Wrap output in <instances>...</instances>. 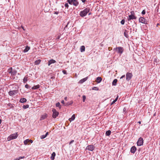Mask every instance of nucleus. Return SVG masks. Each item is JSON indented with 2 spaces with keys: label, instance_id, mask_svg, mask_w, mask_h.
I'll list each match as a JSON object with an SVG mask.
<instances>
[{
  "label": "nucleus",
  "instance_id": "8",
  "mask_svg": "<svg viewBox=\"0 0 160 160\" xmlns=\"http://www.w3.org/2000/svg\"><path fill=\"white\" fill-rule=\"evenodd\" d=\"M139 21L140 22L145 24L148 23V21L147 20L143 17H140L139 19Z\"/></svg>",
  "mask_w": 160,
  "mask_h": 160
},
{
  "label": "nucleus",
  "instance_id": "6",
  "mask_svg": "<svg viewBox=\"0 0 160 160\" xmlns=\"http://www.w3.org/2000/svg\"><path fill=\"white\" fill-rule=\"evenodd\" d=\"M143 139L141 137H140L137 142V145L138 146H141L143 145Z\"/></svg>",
  "mask_w": 160,
  "mask_h": 160
},
{
  "label": "nucleus",
  "instance_id": "26",
  "mask_svg": "<svg viewBox=\"0 0 160 160\" xmlns=\"http://www.w3.org/2000/svg\"><path fill=\"white\" fill-rule=\"evenodd\" d=\"M111 134V131L110 130H109L107 131L106 132V135L107 136H109Z\"/></svg>",
  "mask_w": 160,
  "mask_h": 160
},
{
  "label": "nucleus",
  "instance_id": "47",
  "mask_svg": "<svg viewBox=\"0 0 160 160\" xmlns=\"http://www.w3.org/2000/svg\"><path fill=\"white\" fill-rule=\"evenodd\" d=\"M60 38V36H58L56 38L57 40L59 39Z\"/></svg>",
  "mask_w": 160,
  "mask_h": 160
},
{
  "label": "nucleus",
  "instance_id": "23",
  "mask_svg": "<svg viewBox=\"0 0 160 160\" xmlns=\"http://www.w3.org/2000/svg\"><path fill=\"white\" fill-rule=\"evenodd\" d=\"M87 79H88V77L85 78H83V79H81L80 81V82L81 83H82L83 82H85V81H86L87 80Z\"/></svg>",
  "mask_w": 160,
  "mask_h": 160
},
{
  "label": "nucleus",
  "instance_id": "21",
  "mask_svg": "<svg viewBox=\"0 0 160 160\" xmlns=\"http://www.w3.org/2000/svg\"><path fill=\"white\" fill-rule=\"evenodd\" d=\"M128 32L127 31V30H125L124 32V36L127 38H128Z\"/></svg>",
  "mask_w": 160,
  "mask_h": 160
},
{
  "label": "nucleus",
  "instance_id": "51",
  "mask_svg": "<svg viewBox=\"0 0 160 160\" xmlns=\"http://www.w3.org/2000/svg\"><path fill=\"white\" fill-rule=\"evenodd\" d=\"M48 132H46V134L45 135H44L45 136V137H47V136L48 135Z\"/></svg>",
  "mask_w": 160,
  "mask_h": 160
},
{
  "label": "nucleus",
  "instance_id": "11",
  "mask_svg": "<svg viewBox=\"0 0 160 160\" xmlns=\"http://www.w3.org/2000/svg\"><path fill=\"white\" fill-rule=\"evenodd\" d=\"M137 18L136 17L135 15H129L128 18V21H130L131 20L135 19Z\"/></svg>",
  "mask_w": 160,
  "mask_h": 160
},
{
  "label": "nucleus",
  "instance_id": "35",
  "mask_svg": "<svg viewBox=\"0 0 160 160\" xmlns=\"http://www.w3.org/2000/svg\"><path fill=\"white\" fill-rule=\"evenodd\" d=\"M125 20L123 19L122 20H121V24H122V25H123L124 24V23H125Z\"/></svg>",
  "mask_w": 160,
  "mask_h": 160
},
{
  "label": "nucleus",
  "instance_id": "15",
  "mask_svg": "<svg viewBox=\"0 0 160 160\" xmlns=\"http://www.w3.org/2000/svg\"><path fill=\"white\" fill-rule=\"evenodd\" d=\"M102 80V78L100 77H98L96 78V82L98 83H99L101 82Z\"/></svg>",
  "mask_w": 160,
  "mask_h": 160
},
{
  "label": "nucleus",
  "instance_id": "36",
  "mask_svg": "<svg viewBox=\"0 0 160 160\" xmlns=\"http://www.w3.org/2000/svg\"><path fill=\"white\" fill-rule=\"evenodd\" d=\"M86 99V96L85 95H83L82 96V101L83 102H84Z\"/></svg>",
  "mask_w": 160,
  "mask_h": 160
},
{
  "label": "nucleus",
  "instance_id": "61",
  "mask_svg": "<svg viewBox=\"0 0 160 160\" xmlns=\"http://www.w3.org/2000/svg\"><path fill=\"white\" fill-rule=\"evenodd\" d=\"M118 96L117 97H116V98H117V99H118Z\"/></svg>",
  "mask_w": 160,
  "mask_h": 160
},
{
  "label": "nucleus",
  "instance_id": "17",
  "mask_svg": "<svg viewBox=\"0 0 160 160\" xmlns=\"http://www.w3.org/2000/svg\"><path fill=\"white\" fill-rule=\"evenodd\" d=\"M30 49V47L27 46L25 48L23 52H27Z\"/></svg>",
  "mask_w": 160,
  "mask_h": 160
},
{
  "label": "nucleus",
  "instance_id": "5",
  "mask_svg": "<svg viewBox=\"0 0 160 160\" xmlns=\"http://www.w3.org/2000/svg\"><path fill=\"white\" fill-rule=\"evenodd\" d=\"M52 112H53L52 117L54 118H56L58 115L59 112H57L55 108L52 109Z\"/></svg>",
  "mask_w": 160,
  "mask_h": 160
},
{
  "label": "nucleus",
  "instance_id": "7",
  "mask_svg": "<svg viewBox=\"0 0 160 160\" xmlns=\"http://www.w3.org/2000/svg\"><path fill=\"white\" fill-rule=\"evenodd\" d=\"M18 91L17 90H14L10 91L8 92V94L10 96H13L18 93Z\"/></svg>",
  "mask_w": 160,
  "mask_h": 160
},
{
  "label": "nucleus",
  "instance_id": "29",
  "mask_svg": "<svg viewBox=\"0 0 160 160\" xmlns=\"http://www.w3.org/2000/svg\"><path fill=\"white\" fill-rule=\"evenodd\" d=\"M12 71H13L12 69V68H9L8 69V73H11V75H12Z\"/></svg>",
  "mask_w": 160,
  "mask_h": 160
},
{
  "label": "nucleus",
  "instance_id": "55",
  "mask_svg": "<svg viewBox=\"0 0 160 160\" xmlns=\"http://www.w3.org/2000/svg\"><path fill=\"white\" fill-rule=\"evenodd\" d=\"M64 100H65V101H67V97H65L64 98Z\"/></svg>",
  "mask_w": 160,
  "mask_h": 160
},
{
  "label": "nucleus",
  "instance_id": "9",
  "mask_svg": "<svg viewBox=\"0 0 160 160\" xmlns=\"http://www.w3.org/2000/svg\"><path fill=\"white\" fill-rule=\"evenodd\" d=\"M132 73L130 72H127L126 74V79L128 81H129L132 78Z\"/></svg>",
  "mask_w": 160,
  "mask_h": 160
},
{
  "label": "nucleus",
  "instance_id": "16",
  "mask_svg": "<svg viewBox=\"0 0 160 160\" xmlns=\"http://www.w3.org/2000/svg\"><path fill=\"white\" fill-rule=\"evenodd\" d=\"M27 102V99L24 98H22L20 100V102L21 103L25 102Z\"/></svg>",
  "mask_w": 160,
  "mask_h": 160
},
{
  "label": "nucleus",
  "instance_id": "2",
  "mask_svg": "<svg viewBox=\"0 0 160 160\" xmlns=\"http://www.w3.org/2000/svg\"><path fill=\"white\" fill-rule=\"evenodd\" d=\"M67 2L69 4L76 7L78 6L79 4L78 0H67Z\"/></svg>",
  "mask_w": 160,
  "mask_h": 160
},
{
  "label": "nucleus",
  "instance_id": "41",
  "mask_svg": "<svg viewBox=\"0 0 160 160\" xmlns=\"http://www.w3.org/2000/svg\"><path fill=\"white\" fill-rule=\"evenodd\" d=\"M131 15H135L134 12L133 11H132L131 12Z\"/></svg>",
  "mask_w": 160,
  "mask_h": 160
},
{
  "label": "nucleus",
  "instance_id": "25",
  "mask_svg": "<svg viewBox=\"0 0 160 160\" xmlns=\"http://www.w3.org/2000/svg\"><path fill=\"white\" fill-rule=\"evenodd\" d=\"M118 81L117 79H115L113 80L112 82V85L113 86H115L116 84V83Z\"/></svg>",
  "mask_w": 160,
  "mask_h": 160
},
{
  "label": "nucleus",
  "instance_id": "46",
  "mask_svg": "<svg viewBox=\"0 0 160 160\" xmlns=\"http://www.w3.org/2000/svg\"><path fill=\"white\" fill-rule=\"evenodd\" d=\"M74 140H72L70 142H69V144H71L73 142H74Z\"/></svg>",
  "mask_w": 160,
  "mask_h": 160
},
{
  "label": "nucleus",
  "instance_id": "43",
  "mask_svg": "<svg viewBox=\"0 0 160 160\" xmlns=\"http://www.w3.org/2000/svg\"><path fill=\"white\" fill-rule=\"evenodd\" d=\"M65 6L66 8H68L69 6L68 5V3H66L65 4Z\"/></svg>",
  "mask_w": 160,
  "mask_h": 160
},
{
  "label": "nucleus",
  "instance_id": "54",
  "mask_svg": "<svg viewBox=\"0 0 160 160\" xmlns=\"http://www.w3.org/2000/svg\"><path fill=\"white\" fill-rule=\"evenodd\" d=\"M13 160H19L18 158H17Z\"/></svg>",
  "mask_w": 160,
  "mask_h": 160
},
{
  "label": "nucleus",
  "instance_id": "32",
  "mask_svg": "<svg viewBox=\"0 0 160 160\" xmlns=\"http://www.w3.org/2000/svg\"><path fill=\"white\" fill-rule=\"evenodd\" d=\"M29 107V105L28 104H27L25 105H23L22 106V108L23 109H26L27 108H28Z\"/></svg>",
  "mask_w": 160,
  "mask_h": 160
},
{
  "label": "nucleus",
  "instance_id": "57",
  "mask_svg": "<svg viewBox=\"0 0 160 160\" xmlns=\"http://www.w3.org/2000/svg\"><path fill=\"white\" fill-rule=\"evenodd\" d=\"M108 49L109 50V51H110V50H111L112 49V48L110 47H109L108 48Z\"/></svg>",
  "mask_w": 160,
  "mask_h": 160
},
{
  "label": "nucleus",
  "instance_id": "44",
  "mask_svg": "<svg viewBox=\"0 0 160 160\" xmlns=\"http://www.w3.org/2000/svg\"><path fill=\"white\" fill-rule=\"evenodd\" d=\"M18 158H19V159L20 160L21 159H23V158H24L25 157L24 156H22V157L20 156V157H19Z\"/></svg>",
  "mask_w": 160,
  "mask_h": 160
},
{
  "label": "nucleus",
  "instance_id": "38",
  "mask_svg": "<svg viewBox=\"0 0 160 160\" xmlns=\"http://www.w3.org/2000/svg\"><path fill=\"white\" fill-rule=\"evenodd\" d=\"M56 106L57 107H59L60 106V104L59 102H58L56 104Z\"/></svg>",
  "mask_w": 160,
  "mask_h": 160
},
{
  "label": "nucleus",
  "instance_id": "60",
  "mask_svg": "<svg viewBox=\"0 0 160 160\" xmlns=\"http://www.w3.org/2000/svg\"><path fill=\"white\" fill-rule=\"evenodd\" d=\"M138 123H139V124H141V122L140 121H139L138 122Z\"/></svg>",
  "mask_w": 160,
  "mask_h": 160
},
{
  "label": "nucleus",
  "instance_id": "12",
  "mask_svg": "<svg viewBox=\"0 0 160 160\" xmlns=\"http://www.w3.org/2000/svg\"><path fill=\"white\" fill-rule=\"evenodd\" d=\"M136 149V148L135 146H132L131 148L130 151L131 153H134Z\"/></svg>",
  "mask_w": 160,
  "mask_h": 160
},
{
  "label": "nucleus",
  "instance_id": "62",
  "mask_svg": "<svg viewBox=\"0 0 160 160\" xmlns=\"http://www.w3.org/2000/svg\"><path fill=\"white\" fill-rule=\"evenodd\" d=\"M125 108H124V109H123V110L124 111L125 110Z\"/></svg>",
  "mask_w": 160,
  "mask_h": 160
},
{
  "label": "nucleus",
  "instance_id": "3",
  "mask_svg": "<svg viewBox=\"0 0 160 160\" xmlns=\"http://www.w3.org/2000/svg\"><path fill=\"white\" fill-rule=\"evenodd\" d=\"M113 50L116 51L118 53L120 54H121L123 53L124 49L123 47H118L113 49Z\"/></svg>",
  "mask_w": 160,
  "mask_h": 160
},
{
  "label": "nucleus",
  "instance_id": "31",
  "mask_svg": "<svg viewBox=\"0 0 160 160\" xmlns=\"http://www.w3.org/2000/svg\"><path fill=\"white\" fill-rule=\"evenodd\" d=\"M28 78L27 77H25L23 79V82L24 83H25L27 81H28V79H27Z\"/></svg>",
  "mask_w": 160,
  "mask_h": 160
},
{
  "label": "nucleus",
  "instance_id": "34",
  "mask_svg": "<svg viewBox=\"0 0 160 160\" xmlns=\"http://www.w3.org/2000/svg\"><path fill=\"white\" fill-rule=\"evenodd\" d=\"M92 90H98V88L97 87H94L92 88Z\"/></svg>",
  "mask_w": 160,
  "mask_h": 160
},
{
  "label": "nucleus",
  "instance_id": "4",
  "mask_svg": "<svg viewBox=\"0 0 160 160\" xmlns=\"http://www.w3.org/2000/svg\"><path fill=\"white\" fill-rule=\"evenodd\" d=\"M18 136V134L17 133H15L11 135L7 139L8 141H10L12 139L17 138Z\"/></svg>",
  "mask_w": 160,
  "mask_h": 160
},
{
  "label": "nucleus",
  "instance_id": "42",
  "mask_svg": "<svg viewBox=\"0 0 160 160\" xmlns=\"http://www.w3.org/2000/svg\"><path fill=\"white\" fill-rule=\"evenodd\" d=\"M146 13V11L145 10H143L142 12V14L143 15H144Z\"/></svg>",
  "mask_w": 160,
  "mask_h": 160
},
{
  "label": "nucleus",
  "instance_id": "14",
  "mask_svg": "<svg viewBox=\"0 0 160 160\" xmlns=\"http://www.w3.org/2000/svg\"><path fill=\"white\" fill-rule=\"evenodd\" d=\"M47 117V114L46 113L44 114L43 115H42L41 117L40 120H42L45 119Z\"/></svg>",
  "mask_w": 160,
  "mask_h": 160
},
{
  "label": "nucleus",
  "instance_id": "19",
  "mask_svg": "<svg viewBox=\"0 0 160 160\" xmlns=\"http://www.w3.org/2000/svg\"><path fill=\"white\" fill-rule=\"evenodd\" d=\"M40 85H38L36 86H34L32 88V89L33 90L38 89L39 88Z\"/></svg>",
  "mask_w": 160,
  "mask_h": 160
},
{
  "label": "nucleus",
  "instance_id": "58",
  "mask_svg": "<svg viewBox=\"0 0 160 160\" xmlns=\"http://www.w3.org/2000/svg\"><path fill=\"white\" fill-rule=\"evenodd\" d=\"M21 27L22 28V29H23V30H25V29H24V27H23V26H21Z\"/></svg>",
  "mask_w": 160,
  "mask_h": 160
},
{
  "label": "nucleus",
  "instance_id": "18",
  "mask_svg": "<svg viewBox=\"0 0 160 160\" xmlns=\"http://www.w3.org/2000/svg\"><path fill=\"white\" fill-rule=\"evenodd\" d=\"M55 155H56V153L55 152H53L52 155H51V160H53L54 159V158H55Z\"/></svg>",
  "mask_w": 160,
  "mask_h": 160
},
{
  "label": "nucleus",
  "instance_id": "40",
  "mask_svg": "<svg viewBox=\"0 0 160 160\" xmlns=\"http://www.w3.org/2000/svg\"><path fill=\"white\" fill-rule=\"evenodd\" d=\"M46 138L45 136L44 135H41L40 136V138L41 139H44V138Z\"/></svg>",
  "mask_w": 160,
  "mask_h": 160
},
{
  "label": "nucleus",
  "instance_id": "33",
  "mask_svg": "<svg viewBox=\"0 0 160 160\" xmlns=\"http://www.w3.org/2000/svg\"><path fill=\"white\" fill-rule=\"evenodd\" d=\"M70 23V21H69L68 22L67 25L65 26V27L64 28V29H65L66 28H68V26H69V27H71V25H69V23Z\"/></svg>",
  "mask_w": 160,
  "mask_h": 160
},
{
  "label": "nucleus",
  "instance_id": "59",
  "mask_svg": "<svg viewBox=\"0 0 160 160\" xmlns=\"http://www.w3.org/2000/svg\"><path fill=\"white\" fill-rule=\"evenodd\" d=\"M1 123V120L0 119V124Z\"/></svg>",
  "mask_w": 160,
  "mask_h": 160
},
{
  "label": "nucleus",
  "instance_id": "28",
  "mask_svg": "<svg viewBox=\"0 0 160 160\" xmlns=\"http://www.w3.org/2000/svg\"><path fill=\"white\" fill-rule=\"evenodd\" d=\"M28 142H29V139H26L24 141V143L25 145H26Z\"/></svg>",
  "mask_w": 160,
  "mask_h": 160
},
{
  "label": "nucleus",
  "instance_id": "53",
  "mask_svg": "<svg viewBox=\"0 0 160 160\" xmlns=\"http://www.w3.org/2000/svg\"><path fill=\"white\" fill-rule=\"evenodd\" d=\"M32 142L33 141L32 140L29 139V142H31V143H32Z\"/></svg>",
  "mask_w": 160,
  "mask_h": 160
},
{
  "label": "nucleus",
  "instance_id": "49",
  "mask_svg": "<svg viewBox=\"0 0 160 160\" xmlns=\"http://www.w3.org/2000/svg\"><path fill=\"white\" fill-rule=\"evenodd\" d=\"M61 103L63 104H64V105L65 104V103H64V101L63 100L62 101Z\"/></svg>",
  "mask_w": 160,
  "mask_h": 160
},
{
  "label": "nucleus",
  "instance_id": "20",
  "mask_svg": "<svg viewBox=\"0 0 160 160\" xmlns=\"http://www.w3.org/2000/svg\"><path fill=\"white\" fill-rule=\"evenodd\" d=\"M73 103V102L72 101H71L70 102H68L67 103H65V106H68V105H71Z\"/></svg>",
  "mask_w": 160,
  "mask_h": 160
},
{
  "label": "nucleus",
  "instance_id": "56",
  "mask_svg": "<svg viewBox=\"0 0 160 160\" xmlns=\"http://www.w3.org/2000/svg\"><path fill=\"white\" fill-rule=\"evenodd\" d=\"M125 75H122V76L121 77V78H123L124 77H125Z\"/></svg>",
  "mask_w": 160,
  "mask_h": 160
},
{
  "label": "nucleus",
  "instance_id": "63",
  "mask_svg": "<svg viewBox=\"0 0 160 160\" xmlns=\"http://www.w3.org/2000/svg\"><path fill=\"white\" fill-rule=\"evenodd\" d=\"M90 14H91L90 13H89L88 14L89 15Z\"/></svg>",
  "mask_w": 160,
  "mask_h": 160
},
{
  "label": "nucleus",
  "instance_id": "27",
  "mask_svg": "<svg viewBox=\"0 0 160 160\" xmlns=\"http://www.w3.org/2000/svg\"><path fill=\"white\" fill-rule=\"evenodd\" d=\"M41 60L40 59H38V60H36L35 61L34 63L36 65H38L39 64L40 62H41Z\"/></svg>",
  "mask_w": 160,
  "mask_h": 160
},
{
  "label": "nucleus",
  "instance_id": "64",
  "mask_svg": "<svg viewBox=\"0 0 160 160\" xmlns=\"http://www.w3.org/2000/svg\"><path fill=\"white\" fill-rule=\"evenodd\" d=\"M130 32H131V29H130Z\"/></svg>",
  "mask_w": 160,
  "mask_h": 160
},
{
  "label": "nucleus",
  "instance_id": "24",
  "mask_svg": "<svg viewBox=\"0 0 160 160\" xmlns=\"http://www.w3.org/2000/svg\"><path fill=\"white\" fill-rule=\"evenodd\" d=\"M75 118V115L74 114H73L72 116V117L69 119L70 121L71 122L73 121Z\"/></svg>",
  "mask_w": 160,
  "mask_h": 160
},
{
  "label": "nucleus",
  "instance_id": "37",
  "mask_svg": "<svg viewBox=\"0 0 160 160\" xmlns=\"http://www.w3.org/2000/svg\"><path fill=\"white\" fill-rule=\"evenodd\" d=\"M117 98H115V99L112 102L111 104L112 105V104H114L115 102H116L117 101Z\"/></svg>",
  "mask_w": 160,
  "mask_h": 160
},
{
  "label": "nucleus",
  "instance_id": "45",
  "mask_svg": "<svg viewBox=\"0 0 160 160\" xmlns=\"http://www.w3.org/2000/svg\"><path fill=\"white\" fill-rule=\"evenodd\" d=\"M62 72L64 74H67V71L66 70H63L62 71Z\"/></svg>",
  "mask_w": 160,
  "mask_h": 160
},
{
  "label": "nucleus",
  "instance_id": "13",
  "mask_svg": "<svg viewBox=\"0 0 160 160\" xmlns=\"http://www.w3.org/2000/svg\"><path fill=\"white\" fill-rule=\"evenodd\" d=\"M56 61L53 59H51L48 62V65L49 66L51 64L54 63L56 62Z\"/></svg>",
  "mask_w": 160,
  "mask_h": 160
},
{
  "label": "nucleus",
  "instance_id": "50",
  "mask_svg": "<svg viewBox=\"0 0 160 160\" xmlns=\"http://www.w3.org/2000/svg\"><path fill=\"white\" fill-rule=\"evenodd\" d=\"M82 2L84 3L86 1V0H81Z\"/></svg>",
  "mask_w": 160,
  "mask_h": 160
},
{
  "label": "nucleus",
  "instance_id": "39",
  "mask_svg": "<svg viewBox=\"0 0 160 160\" xmlns=\"http://www.w3.org/2000/svg\"><path fill=\"white\" fill-rule=\"evenodd\" d=\"M25 87L27 88H30V87L29 86V85L27 84L25 85Z\"/></svg>",
  "mask_w": 160,
  "mask_h": 160
},
{
  "label": "nucleus",
  "instance_id": "22",
  "mask_svg": "<svg viewBox=\"0 0 160 160\" xmlns=\"http://www.w3.org/2000/svg\"><path fill=\"white\" fill-rule=\"evenodd\" d=\"M80 51L81 52H84L85 51V47L84 46H82L80 47Z\"/></svg>",
  "mask_w": 160,
  "mask_h": 160
},
{
  "label": "nucleus",
  "instance_id": "48",
  "mask_svg": "<svg viewBox=\"0 0 160 160\" xmlns=\"http://www.w3.org/2000/svg\"><path fill=\"white\" fill-rule=\"evenodd\" d=\"M59 13L58 12H57V11H56V12H54V14H58Z\"/></svg>",
  "mask_w": 160,
  "mask_h": 160
},
{
  "label": "nucleus",
  "instance_id": "10",
  "mask_svg": "<svg viewBox=\"0 0 160 160\" xmlns=\"http://www.w3.org/2000/svg\"><path fill=\"white\" fill-rule=\"evenodd\" d=\"M95 148V147L93 145H90L87 146L86 149L89 151H92L94 150Z\"/></svg>",
  "mask_w": 160,
  "mask_h": 160
},
{
  "label": "nucleus",
  "instance_id": "1",
  "mask_svg": "<svg viewBox=\"0 0 160 160\" xmlns=\"http://www.w3.org/2000/svg\"><path fill=\"white\" fill-rule=\"evenodd\" d=\"M90 11V9L88 8H86L80 12V15L82 17H83L86 16L87 14Z\"/></svg>",
  "mask_w": 160,
  "mask_h": 160
},
{
  "label": "nucleus",
  "instance_id": "30",
  "mask_svg": "<svg viewBox=\"0 0 160 160\" xmlns=\"http://www.w3.org/2000/svg\"><path fill=\"white\" fill-rule=\"evenodd\" d=\"M17 71L16 70H14L12 72V75H15L17 73Z\"/></svg>",
  "mask_w": 160,
  "mask_h": 160
},
{
  "label": "nucleus",
  "instance_id": "52",
  "mask_svg": "<svg viewBox=\"0 0 160 160\" xmlns=\"http://www.w3.org/2000/svg\"><path fill=\"white\" fill-rule=\"evenodd\" d=\"M48 132H46V134L45 135H44L45 136V137H47V136L48 135Z\"/></svg>",
  "mask_w": 160,
  "mask_h": 160
}]
</instances>
